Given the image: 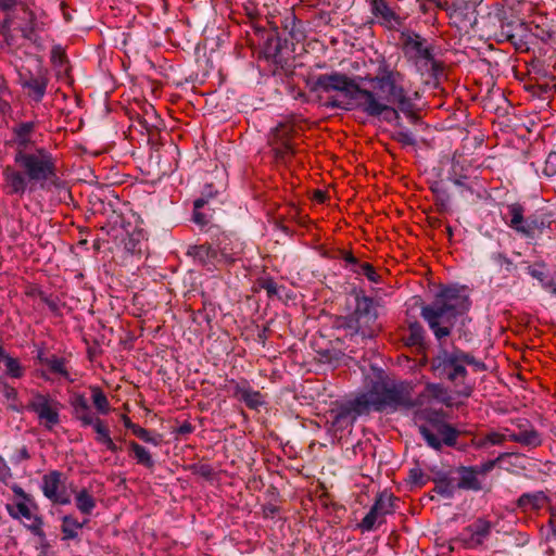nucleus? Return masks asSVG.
Here are the masks:
<instances>
[{"label": "nucleus", "mask_w": 556, "mask_h": 556, "mask_svg": "<svg viewBox=\"0 0 556 556\" xmlns=\"http://www.w3.org/2000/svg\"><path fill=\"white\" fill-rule=\"evenodd\" d=\"M255 35L258 37V45L262 47V54L277 68L287 71L291 67L289 63L293 49L289 47V40L282 37L278 27L266 29L262 26H254Z\"/></svg>", "instance_id": "6e6552de"}, {"label": "nucleus", "mask_w": 556, "mask_h": 556, "mask_svg": "<svg viewBox=\"0 0 556 556\" xmlns=\"http://www.w3.org/2000/svg\"><path fill=\"white\" fill-rule=\"evenodd\" d=\"M458 475V481L455 484L456 489L479 492L482 490V484L478 478V470L473 466H459L455 469Z\"/></svg>", "instance_id": "b1692460"}, {"label": "nucleus", "mask_w": 556, "mask_h": 556, "mask_svg": "<svg viewBox=\"0 0 556 556\" xmlns=\"http://www.w3.org/2000/svg\"><path fill=\"white\" fill-rule=\"evenodd\" d=\"M400 41L405 56L409 61L432 59L433 48L427 43V39L416 31L405 28L400 33Z\"/></svg>", "instance_id": "4468645a"}, {"label": "nucleus", "mask_w": 556, "mask_h": 556, "mask_svg": "<svg viewBox=\"0 0 556 556\" xmlns=\"http://www.w3.org/2000/svg\"><path fill=\"white\" fill-rule=\"evenodd\" d=\"M353 314L366 325L375 323L378 318L375 301L367 295H356Z\"/></svg>", "instance_id": "a878e982"}, {"label": "nucleus", "mask_w": 556, "mask_h": 556, "mask_svg": "<svg viewBox=\"0 0 556 556\" xmlns=\"http://www.w3.org/2000/svg\"><path fill=\"white\" fill-rule=\"evenodd\" d=\"M294 134V125L290 122H281L271 130L269 143L277 160L287 162L295 155L296 150L292 143Z\"/></svg>", "instance_id": "f8f14e48"}, {"label": "nucleus", "mask_w": 556, "mask_h": 556, "mask_svg": "<svg viewBox=\"0 0 556 556\" xmlns=\"http://www.w3.org/2000/svg\"><path fill=\"white\" fill-rule=\"evenodd\" d=\"M369 81L378 91L376 94L382 102L396 104L401 111L408 110L409 97L404 87V75L401 72L391 68L386 61H382Z\"/></svg>", "instance_id": "39448f33"}, {"label": "nucleus", "mask_w": 556, "mask_h": 556, "mask_svg": "<svg viewBox=\"0 0 556 556\" xmlns=\"http://www.w3.org/2000/svg\"><path fill=\"white\" fill-rule=\"evenodd\" d=\"M352 271L357 275H364L369 281L374 283H379L381 281V277L369 263H362L358 268H352Z\"/></svg>", "instance_id": "3c124183"}, {"label": "nucleus", "mask_w": 556, "mask_h": 556, "mask_svg": "<svg viewBox=\"0 0 556 556\" xmlns=\"http://www.w3.org/2000/svg\"><path fill=\"white\" fill-rule=\"evenodd\" d=\"M426 336L427 333L422 325L414 320L408 323L406 334L403 339L407 346L425 349L427 346Z\"/></svg>", "instance_id": "c756f323"}, {"label": "nucleus", "mask_w": 556, "mask_h": 556, "mask_svg": "<svg viewBox=\"0 0 556 556\" xmlns=\"http://www.w3.org/2000/svg\"><path fill=\"white\" fill-rule=\"evenodd\" d=\"M190 470H192L194 475H198L205 479L212 478L214 473L212 466L208 464H192L190 465Z\"/></svg>", "instance_id": "0e129e2a"}, {"label": "nucleus", "mask_w": 556, "mask_h": 556, "mask_svg": "<svg viewBox=\"0 0 556 556\" xmlns=\"http://www.w3.org/2000/svg\"><path fill=\"white\" fill-rule=\"evenodd\" d=\"M430 478L426 476L422 469L418 466L410 468L408 471V482L416 486L425 485Z\"/></svg>", "instance_id": "5fc2aeb1"}, {"label": "nucleus", "mask_w": 556, "mask_h": 556, "mask_svg": "<svg viewBox=\"0 0 556 556\" xmlns=\"http://www.w3.org/2000/svg\"><path fill=\"white\" fill-rule=\"evenodd\" d=\"M492 530V525L490 521L479 518L471 525L467 526L464 529V532L468 533V539H465L464 542L468 547H477L482 545L485 540L489 539Z\"/></svg>", "instance_id": "412c9836"}, {"label": "nucleus", "mask_w": 556, "mask_h": 556, "mask_svg": "<svg viewBox=\"0 0 556 556\" xmlns=\"http://www.w3.org/2000/svg\"><path fill=\"white\" fill-rule=\"evenodd\" d=\"M90 426L96 431V433H97L96 440L100 444L104 445L111 439L109 428L106 427L104 421L102 419H100L99 417H97L94 419V422H91Z\"/></svg>", "instance_id": "09e8293b"}, {"label": "nucleus", "mask_w": 556, "mask_h": 556, "mask_svg": "<svg viewBox=\"0 0 556 556\" xmlns=\"http://www.w3.org/2000/svg\"><path fill=\"white\" fill-rule=\"evenodd\" d=\"M4 364L5 374L12 378H21L24 375V369L16 358L8 356L1 362Z\"/></svg>", "instance_id": "a18cd8bd"}, {"label": "nucleus", "mask_w": 556, "mask_h": 556, "mask_svg": "<svg viewBox=\"0 0 556 556\" xmlns=\"http://www.w3.org/2000/svg\"><path fill=\"white\" fill-rule=\"evenodd\" d=\"M361 319H358L354 314L352 316H349L344 318L343 323L341 324V327L349 330L351 336L358 334L359 332V324Z\"/></svg>", "instance_id": "e2e57ef3"}, {"label": "nucleus", "mask_w": 556, "mask_h": 556, "mask_svg": "<svg viewBox=\"0 0 556 556\" xmlns=\"http://www.w3.org/2000/svg\"><path fill=\"white\" fill-rule=\"evenodd\" d=\"M45 365L53 374L60 375L66 379H70L68 371L65 367V359L55 355L45 358Z\"/></svg>", "instance_id": "c03bdc74"}, {"label": "nucleus", "mask_w": 556, "mask_h": 556, "mask_svg": "<svg viewBox=\"0 0 556 556\" xmlns=\"http://www.w3.org/2000/svg\"><path fill=\"white\" fill-rule=\"evenodd\" d=\"M371 13L379 24L388 29H397L403 24V18L397 15L384 0L371 1Z\"/></svg>", "instance_id": "aec40b11"}, {"label": "nucleus", "mask_w": 556, "mask_h": 556, "mask_svg": "<svg viewBox=\"0 0 556 556\" xmlns=\"http://www.w3.org/2000/svg\"><path fill=\"white\" fill-rule=\"evenodd\" d=\"M70 404H71L72 408L75 409L78 407H80V408L86 407V405H88L89 403L84 394L76 392L71 395Z\"/></svg>", "instance_id": "774afa93"}, {"label": "nucleus", "mask_w": 556, "mask_h": 556, "mask_svg": "<svg viewBox=\"0 0 556 556\" xmlns=\"http://www.w3.org/2000/svg\"><path fill=\"white\" fill-rule=\"evenodd\" d=\"M507 213L504 217L506 225L517 235L527 240H535L546 229L551 228L552 214L535 212L526 216V207L520 202L506 204Z\"/></svg>", "instance_id": "423d86ee"}, {"label": "nucleus", "mask_w": 556, "mask_h": 556, "mask_svg": "<svg viewBox=\"0 0 556 556\" xmlns=\"http://www.w3.org/2000/svg\"><path fill=\"white\" fill-rule=\"evenodd\" d=\"M77 509L85 515H90L96 507V500L86 489L80 490L75 496Z\"/></svg>", "instance_id": "a19ab883"}, {"label": "nucleus", "mask_w": 556, "mask_h": 556, "mask_svg": "<svg viewBox=\"0 0 556 556\" xmlns=\"http://www.w3.org/2000/svg\"><path fill=\"white\" fill-rule=\"evenodd\" d=\"M301 22L293 12H288L281 20L283 33H287L292 40L300 41L303 31L300 27Z\"/></svg>", "instance_id": "473e14b6"}, {"label": "nucleus", "mask_w": 556, "mask_h": 556, "mask_svg": "<svg viewBox=\"0 0 556 556\" xmlns=\"http://www.w3.org/2000/svg\"><path fill=\"white\" fill-rule=\"evenodd\" d=\"M437 342V352L430 361V370L434 377L459 386L468 377V365H472L477 370L485 369L483 362L476 359L472 354L463 351L454 342L447 344L446 339Z\"/></svg>", "instance_id": "7ed1b4c3"}, {"label": "nucleus", "mask_w": 556, "mask_h": 556, "mask_svg": "<svg viewBox=\"0 0 556 556\" xmlns=\"http://www.w3.org/2000/svg\"><path fill=\"white\" fill-rule=\"evenodd\" d=\"M486 441L489 442L490 445H494V446L503 445L506 441H509L508 432H506V428L504 429V432H498V431L488 432Z\"/></svg>", "instance_id": "052dcab7"}, {"label": "nucleus", "mask_w": 556, "mask_h": 556, "mask_svg": "<svg viewBox=\"0 0 556 556\" xmlns=\"http://www.w3.org/2000/svg\"><path fill=\"white\" fill-rule=\"evenodd\" d=\"M60 486L61 472L53 470L43 476L41 485L43 495L55 504L67 505L71 503V498L65 491H60Z\"/></svg>", "instance_id": "6ab92c4d"}, {"label": "nucleus", "mask_w": 556, "mask_h": 556, "mask_svg": "<svg viewBox=\"0 0 556 556\" xmlns=\"http://www.w3.org/2000/svg\"><path fill=\"white\" fill-rule=\"evenodd\" d=\"M492 17L498 23V30L495 33L497 42H510L514 46H518L523 42L527 34V24L514 16L508 14L505 9H497Z\"/></svg>", "instance_id": "9d476101"}, {"label": "nucleus", "mask_w": 556, "mask_h": 556, "mask_svg": "<svg viewBox=\"0 0 556 556\" xmlns=\"http://www.w3.org/2000/svg\"><path fill=\"white\" fill-rule=\"evenodd\" d=\"M28 503L29 502L24 501V502H18L16 504H8L7 510L13 519L25 518L26 520H31V522H34V518H40V517L34 515L30 511Z\"/></svg>", "instance_id": "e433bc0d"}, {"label": "nucleus", "mask_w": 556, "mask_h": 556, "mask_svg": "<svg viewBox=\"0 0 556 556\" xmlns=\"http://www.w3.org/2000/svg\"><path fill=\"white\" fill-rule=\"evenodd\" d=\"M397 501L392 494L387 492L379 493L369 511L365 515L362 521L357 525L358 528L365 532L374 531L382 523L386 522V516L394 511V502Z\"/></svg>", "instance_id": "9b49d317"}, {"label": "nucleus", "mask_w": 556, "mask_h": 556, "mask_svg": "<svg viewBox=\"0 0 556 556\" xmlns=\"http://www.w3.org/2000/svg\"><path fill=\"white\" fill-rule=\"evenodd\" d=\"M233 396L242 401L250 409L258 410L265 405L264 396L260 391L252 390L247 382L237 383L233 388Z\"/></svg>", "instance_id": "bb28decb"}, {"label": "nucleus", "mask_w": 556, "mask_h": 556, "mask_svg": "<svg viewBox=\"0 0 556 556\" xmlns=\"http://www.w3.org/2000/svg\"><path fill=\"white\" fill-rule=\"evenodd\" d=\"M207 205L206 198H198L193 202L192 220L200 227V229L214 238L219 231V228L212 223V215L203 211Z\"/></svg>", "instance_id": "4be33fe9"}, {"label": "nucleus", "mask_w": 556, "mask_h": 556, "mask_svg": "<svg viewBox=\"0 0 556 556\" xmlns=\"http://www.w3.org/2000/svg\"><path fill=\"white\" fill-rule=\"evenodd\" d=\"M14 163L18 169L8 165L2 172L9 194L23 195L29 185L37 182L45 189L48 180L56 178L54 159L45 148H38L34 153L16 151Z\"/></svg>", "instance_id": "f257e3e1"}, {"label": "nucleus", "mask_w": 556, "mask_h": 556, "mask_svg": "<svg viewBox=\"0 0 556 556\" xmlns=\"http://www.w3.org/2000/svg\"><path fill=\"white\" fill-rule=\"evenodd\" d=\"M426 391L434 399H441V396L446 392L444 387L440 383H428Z\"/></svg>", "instance_id": "338daca9"}, {"label": "nucleus", "mask_w": 556, "mask_h": 556, "mask_svg": "<svg viewBox=\"0 0 556 556\" xmlns=\"http://www.w3.org/2000/svg\"><path fill=\"white\" fill-rule=\"evenodd\" d=\"M35 129L34 122H24L12 128L13 139L12 141L17 146L16 151H25L31 143V134Z\"/></svg>", "instance_id": "cd10ccee"}, {"label": "nucleus", "mask_w": 556, "mask_h": 556, "mask_svg": "<svg viewBox=\"0 0 556 556\" xmlns=\"http://www.w3.org/2000/svg\"><path fill=\"white\" fill-rule=\"evenodd\" d=\"M490 258L494 264L504 266L507 273L517 269V265L502 252H493Z\"/></svg>", "instance_id": "6e6d98bb"}, {"label": "nucleus", "mask_w": 556, "mask_h": 556, "mask_svg": "<svg viewBox=\"0 0 556 556\" xmlns=\"http://www.w3.org/2000/svg\"><path fill=\"white\" fill-rule=\"evenodd\" d=\"M73 414L76 419H78L83 427H89L91 422H94L97 416L91 412L90 405H86V407H78L73 409Z\"/></svg>", "instance_id": "8fccbe9b"}, {"label": "nucleus", "mask_w": 556, "mask_h": 556, "mask_svg": "<svg viewBox=\"0 0 556 556\" xmlns=\"http://www.w3.org/2000/svg\"><path fill=\"white\" fill-rule=\"evenodd\" d=\"M186 255L192 257L197 264L205 267L208 271L222 267L214 241L212 243L189 245Z\"/></svg>", "instance_id": "dca6fc26"}, {"label": "nucleus", "mask_w": 556, "mask_h": 556, "mask_svg": "<svg viewBox=\"0 0 556 556\" xmlns=\"http://www.w3.org/2000/svg\"><path fill=\"white\" fill-rule=\"evenodd\" d=\"M471 302L465 287L454 285L442 288L431 304L421 306L420 316L427 323L435 340L446 339L458 317L465 316Z\"/></svg>", "instance_id": "f03ea898"}, {"label": "nucleus", "mask_w": 556, "mask_h": 556, "mask_svg": "<svg viewBox=\"0 0 556 556\" xmlns=\"http://www.w3.org/2000/svg\"><path fill=\"white\" fill-rule=\"evenodd\" d=\"M367 390L375 404V412H395L399 408H412L415 402L403 383L378 378L367 384Z\"/></svg>", "instance_id": "0eeeda50"}, {"label": "nucleus", "mask_w": 556, "mask_h": 556, "mask_svg": "<svg viewBox=\"0 0 556 556\" xmlns=\"http://www.w3.org/2000/svg\"><path fill=\"white\" fill-rule=\"evenodd\" d=\"M364 102V99L358 100H350L346 101L338 100L337 98H329L327 102H325V106L330 110L340 109L344 111L359 110L361 104Z\"/></svg>", "instance_id": "37998d69"}, {"label": "nucleus", "mask_w": 556, "mask_h": 556, "mask_svg": "<svg viewBox=\"0 0 556 556\" xmlns=\"http://www.w3.org/2000/svg\"><path fill=\"white\" fill-rule=\"evenodd\" d=\"M546 263L544 261L535 262L534 266L528 265L527 273L535 280H538L543 289H549L553 286V281H547V275L545 273Z\"/></svg>", "instance_id": "ea45409f"}, {"label": "nucleus", "mask_w": 556, "mask_h": 556, "mask_svg": "<svg viewBox=\"0 0 556 556\" xmlns=\"http://www.w3.org/2000/svg\"><path fill=\"white\" fill-rule=\"evenodd\" d=\"M48 83L47 72L42 68H39L36 75L30 71L20 73L21 86L27 89L31 98L37 102L41 101L45 97Z\"/></svg>", "instance_id": "f3484780"}, {"label": "nucleus", "mask_w": 556, "mask_h": 556, "mask_svg": "<svg viewBox=\"0 0 556 556\" xmlns=\"http://www.w3.org/2000/svg\"><path fill=\"white\" fill-rule=\"evenodd\" d=\"M332 426L337 430H345L352 427L357 420V417L352 412L346 402L341 404L337 409L332 410Z\"/></svg>", "instance_id": "c85d7f7f"}, {"label": "nucleus", "mask_w": 556, "mask_h": 556, "mask_svg": "<svg viewBox=\"0 0 556 556\" xmlns=\"http://www.w3.org/2000/svg\"><path fill=\"white\" fill-rule=\"evenodd\" d=\"M0 394L11 403L9 407L14 412H21V407L17 405V391L15 388L3 382L0 384Z\"/></svg>", "instance_id": "49530a36"}, {"label": "nucleus", "mask_w": 556, "mask_h": 556, "mask_svg": "<svg viewBox=\"0 0 556 556\" xmlns=\"http://www.w3.org/2000/svg\"><path fill=\"white\" fill-rule=\"evenodd\" d=\"M42 518H34V522L25 525V527L36 536L39 538V544L36 546L41 553H46L50 548V543L47 540L46 533L42 530Z\"/></svg>", "instance_id": "4c0bfd02"}, {"label": "nucleus", "mask_w": 556, "mask_h": 556, "mask_svg": "<svg viewBox=\"0 0 556 556\" xmlns=\"http://www.w3.org/2000/svg\"><path fill=\"white\" fill-rule=\"evenodd\" d=\"M467 178L468 177L466 175H457L454 169L448 173V180L452 181L456 187H459L465 191L473 193L472 188L466 184Z\"/></svg>", "instance_id": "680f3d73"}, {"label": "nucleus", "mask_w": 556, "mask_h": 556, "mask_svg": "<svg viewBox=\"0 0 556 556\" xmlns=\"http://www.w3.org/2000/svg\"><path fill=\"white\" fill-rule=\"evenodd\" d=\"M477 0H453L448 7L450 16L456 17L460 22H469L473 27L477 24Z\"/></svg>", "instance_id": "5701e85b"}, {"label": "nucleus", "mask_w": 556, "mask_h": 556, "mask_svg": "<svg viewBox=\"0 0 556 556\" xmlns=\"http://www.w3.org/2000/svg\"><path fill=\"white\" fill-rule=\"evenodd\" d=\"M413 63L415 64L417 71L421 75L427 74L429 77L437 78L443 72V66L441 65L440 62H438L434 59L433 53H432V59L430 61L424 60V59H417V60L413 61Z\"/></svg>", "instance_id": "72a5a7b5"}, {"label": "nucleus", "mask_w": 556, "mask_h": 556, "mask_svg": "<svg viewBox=\"0 0 556 556\" xmlns=\"http://www.w3.org/2000/svg\"><path fill=\"white\" fill-rule=\"evenodd\" d=\"M132 433L139 438L140 440H142L143 442L146 443H151L155 446H157L162 439H161V435L160 434H156V435H152L151 432L142 427H140L139 425L136 426V428L134 429Z\"/></svg>", "instance_id": "864d4df0"}, {"label": "nucleus", "mask_w": 556, "mask_h": 556, "mask_svg": "<svg viewBox=\"0 0 556 556\" xmlns=\"http://www.w3.org/2000/svg\"><path fill=\"white\" fill-rule=\"evenodd\" d=\"M395 104L382 102L376 92L368 90L364 102L361 104V111L369 117H379L387 123H393L399 119V108H394Z\"/></svg>", "instance_id": "2eb2a0df"}, {"label": "nucleus", "mask_w": 556, "mask_h": 556, "mask_svg": "<svg viewBox=\"0 0 556 556\" xmlns=\"http://www.w3.org/2000/svg\"><path fill=\"white\" fill-rule=\"evenodd\" d=\"M257 285L260 289L266 291L268 298H274L278 295L279 287L276 281L271 277H264L257 280Z\"/></svg>", "instance_id": "13d9d810"}, {"label": "nucleus", "mask_w": 556, "mask_h": 556, "mask_svg": "<svg viewBox=\"0 0 556 556\" xmlns=\"http://www.w3.org/2000/svg\"><path fill=\"white\" fill-rule=\"evenodd\" d=\"M90 391L92 394V402L97 412L102 415L109 414L111 406L103 390L98 386H91Z\"/></svg>", "instance_id": "79ce46f5"}, {"label": "nucleus", "mask_w": 556, "mask_h": 556, "mask_svg": "<svg viewBox=\"0 0 556 556\" xmlns=\"http://www.w3.org/2000/svg\"><path fill=\"white\" fill-rule=\"evenodd\" d=\"M27 408L35 412L39 419L45 421L48 428L59 424L60 416L56 407H53L48 396L36 393L29 401Z\"/></svg>", "instance_id": "a211bd4d"}, {"label": "nucleus", "mask_w": 556, "mask_h": 556, "mask_svg": "<svg viewBox=\"0 0 556 556\" xmlns=\"http://www.w3.org/2000/svg\"><path fill=\"white\" fill-rule=\"evenodd\" d=\"M431 480L435 483L433 492L447 500L454 497L456 486L450 477L432 478Z\"/></svg>", "instance_id": "58836bf2"}, {"label": "nucleus", "mask_w": 556, "mask_h": 556, "mask_svg": "<svg viewBox=\"0 0 556 556\" xmlns=\"http://www.w3.org/2000/svg\"><path fill=\"white\" fill-rule=\"evenodd\" d=\"M211 239L214 241L222 266H231L240 258L244 244L235 233L218 231Z\"/></svg>", "instance_id": "ddd939ff"}, {"label": "nucleus", "mask_w": 556, "mask_h": 556, "mask_svg": "<svg viewBox=\"0 0 556 556\" xmlns=\"http://www.w3.org/2000/svg\"><path fill=\"white\" fill-rule=\"evenodd\" d=\"M128 447L134 453V456L139 465H142L149 469L154 467L155 462L152 458L150 452L144 446L135 441H130L128 443Z\"/></svg>", "instance_id": "f704fd0d"}, {"label": "nucleus", "mask_w": 556, "mask_h": 556, "mask_svg": "<svg viewBox=\"0 0 556 556\" xmlns=\"http://www.w3.org/2000/svg\"><path fill=\"white\" fill-rule=\"evenodd\" d=\"M470 321L471 319L467 316H462L459 327L457 328L458 339L467 343L473 339V333L467 327V324Z\"/></svg>", "instance_id": "bf43d9fd"}, {"label": "nucleus", "mask_w": 556, "mask_h": 556, "mask_svg": "<svg viewBox=\"0 0 556 556\" xmlns=\"http://www.w3.org/2000/svg\"><path fill=\"white\" fill-rule=\"evenodd\" d=\"M543 174L553 177L556 174V152H551L544 164Z\"/></svg>", "instance_id": "69168bd1"}, {"label": "nucleus", "mask_w": 556, "mask_h": 556, "mask_svg": "<svg viewBox=\"0 0 556 556\" xmlns=\"http://www.w3.org/2000/svg\"><path fill=\"white\" fill-rule=\"evenodd\" d=\"M83 525L72 515L62 517L61 531L63 533L62 540H74L78 536V530Z\"/></svg>", "instance_id": "c9c22d12"}, {"label": "nucleus", "mask_w": 556, "mask_h": 556, "mask_svg": "<svg viewBox=\"0 0 556 556\" xmlns=\"http://www.w3.org/2000/svg\"><path fill=\"white\" fill-rule=\"evenodd\" d=\"M422 424L418 431L427 445L435 451H441L444 445L458 447L457 439L460 431L445 421V413L442 409H424L420 413Z\"/></svg>", "instance_id": "20e7f679"}, {"label": "nucleus", "mask_w": 556, "mask_h": 556, "mask_svg": "<svg viewBox=\"0 0 556 556\" xmlns=\"http://www.w3.org/2000/svg\"><path fill=\"white\" fill-rule=\"evenodd\" d=\"M346 403L357 418L369 414L370 410H375V404H372V399L367 389L365 392L356 395L353 400L346 401Z\"/></svg>", "instance_id": "2f4dec72"}, {"label": "nucleus", "mask_w": 556, "mask_h": 556, "mask_svg": "<svg viewBox=\"0 0 556 556\" xmlns=\"http://www.w3.org/2000/svg\"><path fill=\"white\" fill-rule=\"evenodd\" d=\"M24 11L28 13L29 21L25 26L21 27V33L23 38L27 40H33L36 31V15L33 11L28 9H24Z\"/></svg>", "instance_id": "4d7b16f0"}, {"label": "nucleus", "mask_w": 556, "mask_h": 556, "mask_svg": "<svg viewBox=\"0 0 556 556\" xmlns=\"http://www.w3.org/2000/svg\"><path fill=\"white\" fill-rule=\"evenodd\" d=\"M548 501L543 491L522 493L517 500V506L522 510H539L543 504Z\"/></svg>", "instance_id": "7c9ffc66"}, {"label": "nucleus", "mask_w": 556, "mask_h": 556, "mask_svg": "<svg viewBox=\"0 0 556 556\" xmlns=\"http://www.w3.org/2000/svg\"><path fill=\"white\" fill-rule=\"evenodd\" d=\"M312 92H331L339 91L345 99L358 100L364 99L368 89L362 88L354 79L340 72L330 74H319L309 81Z\"/></svg>", "instance_id": "1a4fd4ad"}, {"label": "nucleus", "mask_w": 556, "mask_h": 556, "mask_svg": "<svg viewBox=\"0 0 556 556\" xmlns=\"http://www.w3.org/2000/svg\"><path fill=\"white\" fill-rule=\"evenodd\" d=\"M391 138L394 141L401 143L402 146L414 147V146L417 144L416 136L410 130H408L407 128L406 129H399V130L392 132Z\"/></svg>", "instance_id": "de8ad7c7"}, {"label": "nucleus", "mask_w": 556, "mask_h": 556, "mask_svg": "<svg viewBox=\"0 0 556 556\" xmlns=\"http://www.w3.org/2000/svg\"><path fill=\"white\" fill-rule=\"evenodd\" d=\"M51 61L52 63L60 68V71H67L68 60L60 46H55L51 50Z\"/></svg>", "instance_id": "603ef678"}, {"label": "nucleus", "mask_w": 556, "mask_h": 556, "mask_svg": "<svg viewBox=\"0 0 556 556\" xmlns=\"http://www.w3.org/2000/svg\"><path fill=\"white\" fill-rule=\"evenodd\" d=\"M506 432H508L509 441L518 443L528 450L536 448L543 443V437L534 426L523 430L522 432H515L514 430L506 428Z\"/></svg>", "instance_id": "393cba45"}]
</instances>
